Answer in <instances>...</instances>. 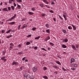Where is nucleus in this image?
<instances>
[{
    "instance_id": "obj_1",
    "label": "nucleus",
    "mask_w": 79,
    "mask_h": 79,
    "mask_svg": "<svg viewBox=\"0 0 79 79\" xmlns=\"http://www.w3.org/2000/svg\"><path fill=\"white\" fill-rule=\"evenodd\" d=\"M16 14H14V15L11 17V18L7 20L6 21H12L13 19H15V18H16Z\"/></svg>"
},
{
    "instance_id": "obj_2",
    "label": "nucleus",
    "mask_w": 79,
    "mask_h": 79,
    "mask_svg": "<svg viewBox=\"0 0 79 79\" xmlns=\"http://www.w3.org/2000/svg\"><path fill=\"white\" fill-rule=\"evenodd\" d=\"M32 70L34 72H35L37 70V68L36 67H33L32 69Z\"/></svg>"
},
{
    "instance_id": "obj_3",
    "label": "nucleus",
    "mask_w": 79,
    "mask_h": 79,
    "mask_svg": "<svg viewBox=\"0 0 79 79\" xmlns=\"http://www.w3.org/2000/svg\"><path fill=\"white\" fill-rule=\"evenodd\" d=\"M76 61V60H74V59L73 58H72L71 59V61L70 63H74Z\"/></svg>"
},
{
    "instance_id": "obj_4",
    "label": "nucleus",
    "mask_w": 79,
    "mask_h": 79,
    "mask_svg": "<svg viewBox=\"0 0 79 79\" xmlns=\"http://www.w3.org/2000/svg\"><path fill=\"white\" fill-rule=\"evenodd\" d=\"M18 65V63L16 61H14L12 62V65Z\"/></svg>"
},
{
    "instance_id": "obj_5",
    "label": "nucleus",
    "mask_w": 79,
    "mask_h": 79,
    "mask_svg": "<svg viewBox=\"0 0 79 79\" xmlns=\"http://www.w3.org/2000/svg\"><path fill=\"white\" fill-rule=\"evenodd\" d=\"M71 26H72L73 27V31H76V27L75 26H74L73 24H71Z\"/></svg>"
},
{
    "instance_id": "obj_6",
    "label": "nucleus",
    "mask_w": 79,
    "mask_h": 79,
    "mask_svg": "<svg viewBox=\"0 0 79 79\" xmlns=\"http://www.w3.org/2000/svg\"><path fill=\"white\" fill-rule=\"evenodd\" d=\"M9 4H11V3H12V2H15V0H9Z\"/></svg>"
},
{
    "instance_id": "obj_7",
    "label": "nucleus",
    "mask_w": 79,
    "mask_h": 79,
    "mask_svg": "<svg viewBox=\"0 0 79 79\" xmlns=\"http://www.w3.org/2000/svg\"><path fill=\"white\" fill-rule=\"evenodd\" d=\"M55 62L57 64H59V65H61V63L59 61H56Z\"/></svg>"
},
{
    "instance_id": "obj_8",
    "label": "nucleus",
    "mask_w": 79,
    "mask_h": 79,
    "mask_svg": "<svg viewBox=\"0 0 79 79\" xmlns=\"http://www.w3.org/2000/svg\"><path fill=\"white\" fill-rule=\"evenodd\" d=\"M2 10L3 11H8V9H7V8L6 7L3 8L2 9Z\"/></svg>"
},
{
    "instance_id": "obj_9",
    "label": "nucleus",
    "mask_w": 79,
    "mask_h": 79,
    "mask_svg": "<svg viewBox=\"0 0 79 79\" xmlns=\"http://www.w3.org/2000/svg\"><path fill=\"white\" fill-rule=\"evenodd\" d=\"M6 57L5 56H3V57H1V60H3V61H6V59H5V58Z\"/></svg>"
},
{
    "instance_id": "obj_10",
    "label": "nucleus",
    "mask_w": 79,
    "mask_h": 79,
    "mask_svg": "<svg viewBox=\"0 0 79 79\" xmlns=\"http://www.w3.org/2000/svg\"><path fill=\"white\" fill-rule=\"evenodd\" d=\"M62 48H66V47H67V46L64 44H62Z\"/></svg>"
},
{
    "instance_id": "obj_11",
    "label": "nucleus",
    "mask_w": 79,
    "mask_h": 79,
    "mask_svg": "<svg viewBox=\"0 0 79 79\" xmlns=\"http://www.w3.org/2000/svg\"><path fill=\"white\" fill-rule=\"evenodd\" d=\"M62 31L64 34H67V32H66V30L62 29Z\"/></svg>"
},
{
    "instance_id": "obj_12",
    "label": "nucleus",
    "mask_w": 79,
    "mask_h": 79,
    "mask_svg": "<svg viewBox=\"0 0 79 79\" xmlns=\"http://www.w3.org/2000/svg\"><path fill=\"white\" fill-rule=\"evenodd\" d=\"M15 23H16V22H12L9 23L8 24H11L12 25H13V24H15Z\"/></svg>"
},
{
    "instance_id": "obj_13",
    "label": "nucleus",
    "mask_w": 79,
    "mask_h": 79,
    "mask_svg": "<svg viewBox=\"0 0 79 79\" xmlns=\"http://www.w3.org/2000/svg\"><path fill=\"white\" fill-rule=\"evenodd\" d=\"M17 8L18 9H21V6L19 5V4H17Z\"/></svg>"
},
{
    "instance_id": "obj_14",
    "label": "nucleus",
    "mask_w": 79,
    "mask_h": 79,
    "mask_svg": "<svg viewBox=\"0 0 79 79\" xmlns=\"http://www.w3.org/2000/svg\"><path fill=\"white\" fill-rule=\"evenodd\" d=\"M45 27L47 28H48V27H49V24L48 23H46L45 24Z\"/></svg>"
},
{
    "instance_id": "obj_15",
    "label": "nucleus",
    "mask_w": 79,
    "mask_h": 79,
    "mask_svg": "<svg viewBox=\"0 0 79 79\" xmlns=\"http://www.w3.org/2000/svg\"><path fill=\"white\" fill-rule=\"evenodd\" d=\"M27 25H23L22 27L21 28V29H24V28H25V27H27Z\"/></svg>"
},
{
    "instance_id": "obj_16",
    "label": "nucleus",
    "mask_w": 79,
    "mask_h": 79,
    "mask_svg": "<svg viewBox=\"0 0 79 79\" xmlns=\"http://www.w3.org/2000/svg\"><path fill=\"white\" fill-rule=\"evenodd\" d=\"M72 48L73 49H74V50H76V47H75V46L74 45H72Z\"/></svg>"
},
{
    "instance_id": "obj_17",
    "label": "nucleus",
    "mask_w": 79,
    "mask_h": 79,
    "mask_svg": "<svg viewBox=\"0 0 79 79\" xmlns=\"http://www.w3.org/2000/svg\"><path fill=\"white\" fill-rule=\"evenodd\" d=\"M40 5L41 7H42V8L44 7V4H40Z\"/></svg>"
},
{
    "instance_id": "obj_18",
    "label": "nucleus",
    "mask_w": 79,
    "mask_h": 79,
    "mask_svg": "<svg viewBox=\"0 0 79 79\" xmlns=\"http://www.w3.org/2000/svg\"><path fill=\"white\" fill-rule=\"evenodd\" d=\"M11 8L13 11H14V10H15V7H14V6H11Z\"/></svg>"
},
{
    "instance_id": "obj_19",
    "label": "nucleus",
    "mask_w": 79,
    "mask_h": 79,
    "mask_svg": "<svg viewBox=\"0 0 79 79\" xmlns=\"http://www.w3.org/2000/svg\"><path fill=\"white\" fill-rule=\"evenodd\" d=\"M21 24H20L18 26L17 28L18 30H19L20 29V27H21Z\"/></svg>"
},
{
    "instance_id": "obj_20",
    "label": "nucleus",
    "mask_w": 79,
    "mask_h": 79,
    "mask_svg": "<svg viewBox=\"0 0 79 79\" xmlns=\"http://www.w3.org/2000/svg\"><path fill=\"white\" fill-rule=\"evenodd\" d=\"M53 67L54 68H55V69H58V67L56 65H54L53 66Z\"/></svg>"
},
{
    "instance_id": "obj_21",
    "label": "nucleus",
    "mask_w": 79,
    "mask_h": 79,
    "mask_svg": "<svg viewBox=\"0 0 79 79\" xmlns=\"http://www.w3.org/2000/svg\"><path fill=\"white\" fill-rule=\"evenodd\" d=\"M28 14L30 15H32L34 14V13H33V12H28Z\"/></svg>"
},
{
    "instance_id": "obj_22",
    "label": "nucleus",
    "mask_w": 79,
    "mask_h": 79,
    "mask_svg": "<svg viewBox=\"0 0 79 79\" xmlns=\"http://www.w3.org/2000/svg\"><path fill=\"white\" fill-rule=\"evenodd\" d=\"M11 31H12V30H11V29H10L8 31H7V32H6V33L7 34H8V33H10V32H11Z\"/></svg>"
},
{
    "instance_id": "obj_23",
    "label": "nucleus",
    "mask_w": 79,
    "mask_h": 79,
    "mask_svg": "<svg viewBox=\"0 0 79 79\" xmlns=\"http://www.w3.org/2000/svg\"><path fill=\"white\" fill-rule=\"evenodd\" d=\"M68 29H69V30H71L73 28H72V27L71 26H69L68 27Z\"/></svg>"
},
{
    "instance_id": "obj_24",
    "label": "nucleus",
    "mask_w": 79,
    "mask_h": 79,
    "mask_svg": "<svg viewBox=\"0 0 79 79\" xmlns=\"http://www.w3.org/2000/svg\"><path fill=\"white\" fill-rule=\"evenodd\" d=\"M16 2H20V3H22V0H16Z\"/></svg>"
},
{
    "instance_id": "obj_25",
    "label": "nucleus",
    "mask_w": 79,
    "mask_h": 79,
    "mask_svg": "<svg viewBox=\"0 0 79 79\" xmlns=\"http://www.w3.org/2000/svg\"><path fill=\"white\" fill-rule=\"evenodd\" d=\"M46 32H47V33H49L50 34V30L49 29H47L46 30Z\"/></svg>"
},
{
    "instance_id": "obj_26",
    "label": "nucleus",
    "mask_w": 79,
    "mask_h": 79,
    "mask_svg": "<svg viewBox=\"0 0 79 79\" xmlns=\"http://www.w3.org/2000/svg\"><path fill=\"white\" fill-rule=\"evenodd\" d=\"M31 10L33 11H35V7H33L31 8Z\"/></svg>"
},
{
    "instance_id": "obj_27",
    "label": "nucleus",
    "mask_w": 79,
    "mask_h": 79,
    "mask_svg": "<svg viewBox=\"0 0 79 79\" xmlns=\"http://www.w3.org/2000/svg\"><path fill=\"white\" fill-rule=\"evenodd\" d=\"M67 42H68V40H63L62 42H63V43H64V42H65L66 43Z\"/></svg>"
},
{
    "instance_id": "obj_28",
    "label": "nucleus",
    "mask_w": 79,
    "mask_h": 79,
    "mask_svg": "<svg viewBox=\"0 0 79 79\" xmlns=\"http://www.w3.org/2000/svg\"><path fill=\"white\" fill-rule=\"evenodd\" d=\"M50 36H48L47 37L46 40H50Z\"/></svg>"
},
{
    "instance_id": "obj_29",
    "label": "nucleus",
    "mask_w": 79,
    "mask_h": 79,
    "mask_svg": "<svg viewBox=\"0 0 79 79\" xmlns=\"http://www.w3.org/2000/svg\"><path fill=\"white\" fill-rule=\"evenodd\" d=\"M27 75L28 74H27V73H25L24 75V77H27Z\"/></svg>"
},
{
    "instance_id": "obj_30",
    "label": "nucleus",
    "mask_w": 79,
    "mask_h": 79,
    "mask_svg": "<svg viewBox=\"0 0 79 79\" xmlns=\"http://www.w3.org/2000/svg\"><path fill=\"white\" fill-rule=\"evenodd\" d=\"M30 79H34V76H31L30 77Z\"/></svg>"
},
{
    "instance_id": "obj_31",
    "label": "nucleus",
    "mask_w": 79,
    "mask_h": 79,
    "mask_svg": "<svg viewBox=\"0 0 79 79\" xmlns=\"http://www.w3.org/2000/svg\"><path fill=\"white\" fill-rule=\"evenodd\" d=\"M43 78H44V79H48V77H47V76H43Z\"/></svg>"
},
{
    "instance_id": "obj_32",
    "label": "nucleus",
    "mask_w": 79,
    "mask_h": 79,
    "mask_svg": "<svg viewBox=\"0 0 79 79\" xmlns=\"http://www.w3.org/2000/svg\"><path fill=\"white\" fill-rule=\"evenodd\" d=\"M39 39H40V36H38V37H36V38H35V39L37 40Z\"/></svg>"
},
{
    "instance_id": "obj_33",
    "label": "nucleus",
    "mask_w": 79,
    "mask_h": 79,
    "mask_svg": "<svg viewBox=\"0 0 79 79\" xmlns=\"http://www.w3.org/2000/svg\"><path fill=\"white\" fill-rule=\"evenodd\" d=\"M47 68L46 67H43V70H44V71H45V70H47Z\"/></svg>"
},
{
    "instance_id": "obj_34",
    "label": "nucleus",
    "mask_w": 79,
    "mask_h": 79,
    "mask_svg": "<svg viewBox=\"0 0 79 79\" xmlns=\"http://www.w3.org/2000/svg\"><path fill=\"white\" fill-rule=\"evenodd\" d=\"M30 44H31V43L29 42H27L26 43V45H29Z\"/></svg>"
},
{
    "instance_id": "obj_35",
    "label": "nucleus",
    "mask_w": 79,
    "mask_h": 79,
    "mask_svg": "<svg viewBox=\"0 0 79 79\" xmlns=\"http://www.w3.org/2000/svg\"><path fill=\"white\" fill-rule=\"evenodd\" d=\"M5 31H6V30H2V33H5Z\"/></svg>"
},
{
    "instance_id": "obj_36",
    "label": "nucleus",
    "mask_w": 79,
    "mask_h": 79,
    "mask_svg": "<svg viewBox=\"0 0 79 79\" xmlns=\"http://www.w3.org/2000/svg\"><path fill=\"white\" fill-rule=\"evenodd\" d=\"M36 28L35 27H34L33 28H32V31H35L36 29Z\"/></svg>"
},
{
    "instance_id": "obj_37",
    "label": "nucleus",
    "mask_w": 79,
    "mask_h": 79,
    "mask_svg": "<svg viewBox=\"0 0 79 79\" xmlns=\"http://www.w3.org/2000/svg\"><path fill=\"white\" fill-rule=\"evenodd\" d=\"M7 8L9 11H10V10H11V7H7Z\"/></svg>"
},
{
    "instance_id": "obj_38",
    "label": "nucleus",
    "mask_w": 79,
    "mask_h": 79,
    "mask_svg": "<svg viewBox=\"0 0 79 79\" xmlns=\"http://www.w3.org/2000/svg\"><path fill=\"white\" fill-rule=\"evenodd\" d=\"M5 53H6V51H4L2 52V53L3 55H5Z\"/></svg>"
},
{
    "instance_id": "obj_39",
    "label": "nucleus",
    "mask_w": 79,
    "mask_h": 79,
    "mask_svg": "<svg viewBox=\"0 0 79 79\" xmlns=\"http://www.w3.org/2000/svg\"><path fill=\"white\" fill-rule=\"evenodd\" d=\"M58 16L60 19H61L63 20V18H62L60 15H58Z\"/></svg>"
},
{
    "instance_id": "obj_40",
    "label": "nucleus",
    "mask_w": 79,
    "mask_h": 79,
    "mask_svg": "<svg viewBox=\"0 0 79 79\" xmlns=\"http://www.w3.org/2000/svg\"><path fill=\"white\" fill-rule=\"evenodd\" d=\"M31 37V35L30 34L27 36V37Z\"/></svg>"
},
{
    "instance_id": "obj_41",
    "label": "nucleus",
    "mask_w": 79,
    "mask_h": 79,
    "mask_svg": "<svg viewBox=\"0 0 79 79\" xmlns=\"http://www.w3.org/2000/svg\"><path fill=\"white\" fill-rule=\"evenodd\" d=\"M14 6H15V7L16 6V3L15 2L13 3Z\"/></svg>"
},
{
    "instance_id": "obj_42",
    "label": "nucleus",
    "mask_w": 79,
    "mask_h": 79,
    "mask_svg": "<svg viewBox=\"0 0 79 79\" xmlns=\"http://www.w3.org/2000/svg\"><path fill=\"white\" fill-rule=\"evenodd\" d=\"M77 64H73V66H74V67H77Z\"/></svg>"
},
{
    "instance_id": "obj_43",
    "label": "nucleus",
    "mask_w": 79,
    "mask_h": 79,
    "mask_svg": "<svg viewBox=\"0 0 79 79\" xmlns=\"http://www.w3.org/2000/svg\"><path fill=\"white\" fill-rule=\"evenodd\" d=\"M49 44H50V45H52V46H53L54 45V44H53V43L50 42L49 43Z\"/></svg>"
},
{
    "instance_id": "obj_44",
    "label": "nucleus",
    "mask_w": 79,
    "mask_h": 79,
    "mask_svg": "<svg viewBox=\"0 0 79 79\" xmlns=\"http://www.w3.org/2000/svg\"><path fill=\"white\" fill-rule=\"evenodd\" d=\"M42 50H44V51H45V52H47V51L46 50V49H45L43 48H41Z\"/></svg>"
},
{
    "instance_id": "obj_45",
    "label": "nucleus",
    "mask_w": 79,
    "mask_h": 79,
    "mask_svg": "<svg viewBox=\"0 0 79 79\" xmlns=\"http://www.w3.org/2000/svg\"><path fill=\"white\" fill-rule=\"evenodd\" d=\"M17 47H18V48H21V44H19Z\"/></svg>"
},
{
    "instance_id": "obj_46",
    "label": "nucleus",
    "mask_w": 79,
    "mask_h": 79,
    "mask_svg": "<svg viewBox=\"0 0 79 79\" xmlns=\"http://www.w3.org/2000/svg\"><path fill=\"white\" fill-rule=\"evenodd\" d=\"M71 70H72V71H75L76 69L74 68H71Z\"/></svg>"
},
{
    "instance_id": "obj_47",
    "label": "nucleus",
    "mask_w": 79,
    "mask_h": 79,
    "mask_svg": "<svg viewBox=\"0 0 79 79\" xmlns=\"http://www.w3.org/2000/svg\"><path fill=\"white\" fill-rule=\"evenodd\" d=\"M23 69H24V67L22 66L20 67L21 70H23Z\"/></svg>"
},
{
    "instance_id": "obj_48",
    "label": "nucleus",
    "mask_w": 79,
    "mask_h": 79,
    "mask_svg": "<svg viewBox=\"0 0 79 79\" xmlns=\"http://www.w3.org/2000/svg\"><path fill=\"white\" fill-rule=\"evenodd\" d=\"M63 70V71H66V69H64V68H63V67H62V68Z\"/></svg>"
},
{
    "instance_id": "obj_49",
    "label": "nucleus",
    "mask_w": 79,
    "mask_h": 79,
    "mask_svg": "<svg viewBox=\"0 0 79 79\" xmlns=\"http://www.w3.org/2000/svg\"><path fill=\"white\" fill-rule=\"evenodd\" d=\"M5 5H8V3H7V2H5Z\"/></svg>"
},
{
    "instance_id": "obj_50",
    "label": "nucleus",
    "mask_w": 79,
    "mask_h": 79,
    "mask_svg": "<svg viewBox=\"0 0 79 79\" xmlns=\"http://www.w3.org/2000/svg\"><path fill=\"white\" fill-rule=\"evenodd\" d=\"M23 21H26V19H23L22 20H21V21L22 22Z\"/></svg>"
},
{
    "instance_id": "obj_51",
    "label": "nucleus",
    "mask_w": 79,
    "mask_h": 79,
    "mask_svg": "<svg viewBox=\"0 0 79 79\" xmlns=\"http://www.w3.org/2000/svg\"><path fill=\"white\" fill-rule=\"evenodd\" d=\"M25 59H26V57H23V59H22V60H23V61L25 60Z\"/></svg>"
},
{
    "instance_id": "obj_52",
    "label": "nucleus",
    "mask_w": 79,
    "mask_h": 79,
    "mask_svg": "<svg viewBox=\"0 0 79 79\" xmlns=\"http://www.w3.org/2000/svg\"><path fill=\"white\" fill-rule=\"evenodd\" d=\"M51 3L52 5H55V2H52Z\"/></svg>"
},
{
    "instance_id": "obj_53",
    "label": "nucleus",
    "mask_w": 79,
    "mask_h": 79,
    "mask_svg": "<svg viewBox=\"0 0 79 79\" xmlns=\"http://www.w3.org/2000/svg\"><path fill=\"white\" fill-rule=\"evenodd\" d=\"M10 45H11V46H12V47H13V46H14V45H13V44L12 43L10 44Z\"/></svg>"
},
{
    "instance_id": "obj_54",
    "label": "nucleus",
    "mask_w": 79,
    "mask_h": 79,
    "mask_svg": "<svg viewBox=\"0 0 79 79\" xmlns=\"http://www.w3.org/2000/svg\"><path fill=\"white\" fill-rule=\"evenodd\" d=\"M37 46L35 47L34 48V49H35V50H37Z\"/></svg>"
},
{
    "instance_id": "obj_55",
    "label": "nucleus",
    "mask_w": 79,
    "mask_h": 79,
    "mask_svg": "<svg viewBox=\"0 0 79 79\" xmlns=\"http://www.w3.org/2000/svg\"><path fill=\"white\" fill-rule=\"evenodd\" d=\"M76 48H78V45H77H77H76Z\"/></svg>"
},
{
    "instance_id": "obj_56",
    "label": "nucleus",
    "mask_w": 79,
    "mask_h": 79,
    "mask_svg": "<svg viewBox=\"0 0 79 79\" xmlns=\"http://www.w3.org/2000/svg\"><path fill=\"white\" fill-rule=\"evenodd\" d=\"M57 58H60V59H61V57H60V56H57Z\"/></svg>"
},
{
    "instance_id": "obj_57",
    "label": "nucleus",
    "mask_w": 79,
    "mask_h": 79,
    "mask_svg": "<svg viewBox=\"0 0 79 79\" xmlns=\"http://www.w3.org/2000/svg\"><path fill=\"white\" fill-rule=\"evenodd\" d=\"M12 48H13V47H11V46L10 47V50H11L12 49Z\"/></svg>"
},
{
    "instance_id": "obj_58",
    "label": "nucleus",
    "mask_w": 79,
    "mask_h": 79,
    "mask_svg": "<svg viewBox=\"0 0 79 79\" xmlns=\"http://www.w3.org/2000/svg\"><path fill=\"white\" fill-rule=\"evenodd\" d=\"M64 19H65V20H67V19L66 18V16L64 17Z\"/></svg>"
},
{
    "instance_id": "obj_59",
    "label": "nucleus",
    "mask_w": 79,
    "mask_h": 79,
    "mask_svg": "<svg viewBox=\"0 0 79 79\" xmlns=\"http://www.w3.org/2000/svg\"><path fill=\"white\" fill-rule=\"evenodd\" d=\"M54 73L55 74H58V72H57V71L55 72Z\"/></svg>"
},
{
    "instance_id": "obj_60",
    "label": "nucleus",
    "mask_w": 79,
    "mask_h": 79,
    "mask_svg": "<svg viewBox=\"0 0 79 79\" xmlns=\"http://www.w3.org/2000/svg\"><path fill=\"white\" fill-rule=\"evenodd\" d=\"M19 54H20V55H22L23 54V53H22L21 52H20L19 53Z\"/></svg>"
},
{
    "instance_id": "obj_61",
    "label": "nucleus",
    "mask_w": 79,
    "mask_h": 79,
    "mask_svg": "<svg viewBox=\"0 0 79 79\" xmlns=\"http://www.w3.org/2000/svg\"><path fill=\"white\" fill-rule=\"evenodd\" d=\"M42 16H45V14H43L42 15Z\"/></svg>"
},
{
    "instance_id": "obj_62",
    "label": "nucleus",
    "mask_w": 79,
    "mask_h": 79,
    "mask_svg": "<svg viewBox=\"0 0 79 79\" xmlns=\"http://www.w3.org/2000/svg\"><path fill=\"white\" fill-rule=\"evenodd\" d=\"M53 20H54V21L55 22H56V19H55V18H53Z\"/></svg>"
},
{
    "instance_id": "obj_63",
    "label": "nucleus",
    "mask_w": 79,
    "mask_h": 79,
    "mask_svg": "<svg viewBox=\"0 0 79 79\" xmlns=\"http://www.w3.org/2000/svg\"><path fill=\"white\" fill-rule=\"evenodd\" d=\"M2 4H3V2H1L0 4V5L1 6H2Z\"/></svg>"
},
{
    "instance_id": "obj_64",
    "label": "nucleus",
    "mask_w": 79,
    "mask_h": 79,
    "mask_svg": "<svg viewBox=\"0 0 79 79\" xmlns=\"http://www.w3.org/2000/svg\"><path fill=\"white\" fill-rule=\"evenodd\" d=\"M25 62H27V61H28V60H27V59H26V60H25Z\"/></svg>"
}]
</instances>
